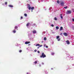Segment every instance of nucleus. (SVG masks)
<instances>
[{"label": "nucleus", "mask_w": 74, "mask_h": 74, "mask_svg": "<svg viewBox=\"0 0 74 74\" xmlns=\"http://www.w3.org/2000/svg\"><path fill=\"white\" fill-rule=\"evenodd\" d=\"M39 67H41V64H39Z\"/></svg>", "instance_id": "72a5a7b5"}, {"label": "nucleus", "mask_w": 74, "mask_h": 74, "mask_svg": "<svg viewBox=\"0 0 74 74\" xmlns=\"http://www.w3.org/2000/svg\"><path fill=\"white\" fill-rule=\"evenodd\" d=\"M32 33H33V34H35L36 33V30L33 31L32 32Z\"/></svg>", "instance_id": "6e6552de"}, {"label": "nucleus", "mask_w": 74, "mask_h": 74, "mask_svg": "<svg viewBox=\"0 0 74 74\" xmlns=\"http://www.w3.org/2000/svg\"><path fill=\"white\" fill-rule=\"evenodd\" d=\"M38 53H40V51H38Z\"/></svg>", "instance_id": "f704fd0d"}, {"label": "nucleus", "mask_w": 74, "mask_h": 74, "mask_svg": "<svg viewBox=\"0 0 74 74\" xmlns=\"http://www.w3.org/2000/svg\"><path fill=\"white\" fill-rule=\"evenodd\" d=\"M63 34L65 36H68V34L66 32L64 33Z\"/></svg>", "instance_id": "39448f33"}, {"label": "nucleus", "mask_w": 74, "mask_h": 74, "mask_svg": "<svg viewBox=\"0 0 74 74\" xmlns=\"http://www.w3.org/2000/svg\"><path fill=\"white\" fill-rule=\"evenodd\" d=\"M59 37H60L59 36H57V39H58V38H59Z\"/></svg>", "instance_id": "f3484780"}, {"label": "nucleus", "mask_w": 74, "mask_h": 74, "mask_svg": "<svg viewBox=\"0 0 74 74\" xmlns=\"http://www.w3.org/2000/svg\"><path fill=\"white\" fill-rule=\"evenodd\" d=\"M44 40H45V41H46V40H47V38L45 37L44 38Z\"/></svg>", "instance_id": "4468645a"}, {"label": "nucleus", "mask_w": 74, "mask_h": 74, "mask_svg": "<svg viewBox=\"0 0 74 74\" xmlns=\"http://www.w3.org/2000/svg\"><path fill=\"white\" fill-rule=\"evenodd\" d=\"M13 32L14 33H16V31L15 30H13Z\"/></svg>", "instance_id": "ddd939ff"}, {"label": "nucleus", "mask_w": 74, "mask_h": 74, "mask_svg": "<svg viewBox=\"0 0 74 74\" xmlns=\"http://www.w3.org/2000/svg\"><path fill=\"white\" fill-rule=\"evenodd\" d=\"M38 46H40V44H37L36 45V46L37 47Z\"/></svg>", "instance_id": "a211bd4d"}, {"label": "nucleus", "mask_w": 74, "mask_h": 74, "mask_svg": "<svg viewBox=\"0 0 74 74\" xmlns=\"http://www.w3.org/2000/svg\"><path fill=\"white\" fill-rule=\"evenodd\" d=\"M51 70H52L53 69L51 68Z\"/></svg>", "instance_id": "79ce46f5"}, {"label": "nucleus", "mask_w": 74, "mask_h": 74, "mask_svg": "<svg viewBox=\"0 0 74 74\" xmlns=\"http://www.w3.org/2000/svg\"><path fill=\"white\" fill-rule=\"evenodd\" d=\"M29 24H30V23H27L26 25V26L27 27V26H29Z\"/></svg>", "instance_id": "9b49d317"}, {"label": "nucleus", "mask_w": 74, "mask_h": 74, "mask_svg": "<svg viewBox=\"0 0 74 74\" xmlns=\"http://www.w3.org/2000/svg\"><path fill=\"white\" fill-rule=\"evenodd\" d=\"M72 27H73V28H74V26H72Z\"/></svg>", "instance_id": "58836bf2"}, {"label": "nucleus", "mask_w": 74, "mask_h": 74, "mask_svg": "<svg viewBox=\"0 0 74 74\" xmlns=\"http://www.w3.org/2000/svg\"><path fill=\"white\" fill-rule=\"evenodd\" d=\"M60 3H61V5L62 6H63V5H64V3L62 1H61L60 2Z\"/></svg>", "instance_id": "7ed1b4c3"}, {"label": "nucleus", "mask_w": 74, "mask_h": 74, "mask_svg": "<svg viewBox=\"0 0 74 74\" xmlns=\"http://www.w3.org/2000/svg\"><path fill=\"white\" fill-rule=\"evenodd\" d=\"M24 16H27V14H24Z\"/></svg>", "instance_id": "4be33fe9"}, {"label": "nucleus", "mask_w": 74, "mask_h": 74, "mask_svg": "<svg viewBox=\"0 0 74 74\" xmlns=\"http://www.w3.org/2000/svg\"><path fill=\"white\" fill-rule=\"evenodd\" d=\"M72 21H73V22H74V18H73V19H72Z\"/></svg>", "instance_id": "473e14b6"}, {"label": "nucleus", "mask_w": 74, "mask_h": 74, "mask_svg": "<svg viewBox=\"0 0 74 74\" xmlns=\"http://www.w3.org/2000/svg\"><path fill=\"white\" fill-rule=\"evenodd\" d=\"M62 33H61V34H60V35H62Z\"/></svg>", "instance_id": "ea45409f"}, {"label": "nucleus", "mask_w": 74, "mask_h": 74, "mask_svg": "<svg viewBox=\"0 0 74 74\" xmlns=\"http://www.w3.org/2000/svg\"><path fill=\"white\" fill-rule=\"evenodd\" d=\"M34 52H36L37 51V50H34Z\"/></svg>", "instance_id": "2f4dec72"}, {"label": "nucleus", "mask_w": 74, "mask_h": 74, "mask_svg": "<svg viewBox=\"0 0 74 74\" xmlns=\"http://www.w3.org/2000/svg\"><path fill=\"white\" fill-rule=\"evenodd\" d=\"M39 47H38L37 48V49H38V48H39Z\"/></svg>", "instance_id": "e433bc0d"}, {"label": "nucleus", "mask_w": 74, "mask_h": 74, "mask_svg": "<svg viewBox=\"0 0 74 74\" xmlns=\"http://www.w3.org/2000/svg\"><path fill=\"white\" fill-rule=\"evenodd\" d=\"M67 7H68L67 6H66V7H64V8H65V9H67Z\"/></svg>", "instance_id": "5701e85b"}, {"label": "nucleus", "mask_w": 74, "mask_h": 74, "mask_svg": "<svg viewBox=\"0 0 74 74\" xmlns=\"http://www.w3.org/2000/svg\"><path fill=\"white\" fill-rule=\"evenodd\" d=\"M46 57V55L44 54V53H42V54L40 56V58H44Z\"/></svg>", "instance_id": "f03ea898"}, {"label": "nucleus", "mask_w": 74, "mask_h": 74, "mask_svg": "<svg viewBox=\"0 0 74 74\" xmlns=\"http://www.w3.org/2000/svg\"><path fill=\"white\" fill-rule=\"evenodd\" d=\"M5 4L6 5H7V2H5Z\"/></svg>", "instance_id": "b1692460"}, {"label": "nucleus", "mask_w": 74, "mask_h": 74, "mask_svg": "<svg viewBox=\"0 0 74 74\" xmlns=\"http://www.w3.org/2000/svg\"><path fill=\"white\" fill-rule=\"evenodd\" d=\"M37 61H36L34 62V63L35 64H37Z\"/></svg>", "instance_id": "dca6fc26"}, {"label": "nucleus", "mask_w": 74, "mask_h": 74, "mask_svg": "<svg viewBox=\"0 0 74 74\" xmlns=\"http://www.w3.org/2000/svg\"><path fill=\"white\" fill-rule=\"evenodd\" d=\"M71 13V10H67L66 12L67 14H70Z\"/></svg>", "instance_id": "20e7f679"}, {"label": "nucleus", "mask_w": 74, "mask_h": 74, "mask_svg": "<svg viewBox=\"0 0 74 74\" xmlns=\"http://www.w3.org/2000/svg\"><path fill=\"white\" fill-rule=\"evenodd\" d=\"M42 65H43V64H44V63H43V62H42Z\"/></svg>", "instance_id": "c85d7f7f"}, {"label": "nucleus", "mask_w": 74, "mask_h": 74, "mask_svg": "<svg viewBox=\"0 0 74 74\" xmlns=\"http://www.w3.org/2000/svg\"><path fill=\"white\" fill-rule=\"evenodd\" d=\"M9 7H11V8H12V7H13V5H9Z\"/></svg>", "instance_id": "9d476101"}, {"label": "nucleus", "mask_w": 74, "mask_h": 74, "mask_svg": "<svg viewBox=\"0 0 74 74\" xmlns=\"http://www.w3.org/2000/svg\"><path fill=\"white\" fill-rule=\"evenodd\" d=\"M66 42L67 44H70V41H69V40H68Z\"/></svg>", "instance_id": "423d86ee"}, {"label": "nucleus", "mask_w": 74, "mask_h": 74, "mask_svg": "<svg viewBox=\"0 0 74 74\" xmlns=\"http://www.w3.org/2000/svg\"><path fill=\"white\" fill-rule=\"evenodd\" d=\"M63 30V27H61L60 29V31H61V30Z\"/></svg>", "instance_id": "1a4fd4ad"}, {"label": "nucleus", "mask_w": 74, "mask_h": 74, "mask_svg": "<svg viewBox=\"0 0 74 74\" xmlns=\"http://www.w3.org/2000/svg\"><path fill=\"white\" fill-rule=\"evenodd\" d=\"M42 47V45H40L39 47Z\"/></svg>", "instance_id": "cd10ccee"}, {"label": "nucleus", "mask_w": 74, "mask_h": 74, "mask_svg": "<svg viewBox=\"0 0 74 74\" xmlns=\"http://www.w3.org/2000/svg\"><path fill=\"white\" fill-rule=\"evenodd\" d=\"M42 42H43V41H42Z\"/></svg>", "instance_id": "a19ab883"}, {"label": "nucleus", "mask_w": 74, "mask_h": 74, "mask_svg": "<svg viewBox=\"0 0 74 74\" xmlns=\"http://www.w3.org/2000/svg\"><path fill=\"white\" fill-rule=\"evenodd\" d=\"M14 28H15V29H16L18 28V27L16 26Z\"/></svg>", "instance_id": "aec40b11"}, {"label": "nucleus", "mask_w": 74, "mask_h": 74, "mask_svg": "<svg viewBox=\"0 0 74 74\" xmlns=\"http://www.w3.org/2000/svg\"><path fill=\"white\" fill-rule=\"evenodd\" d=\"M60 15L61 18V19H63V16H62V14H61Z\"/></svg>", "instance_id": "f8f14e48"}, {"label": "nucleus", "mask_w": 74, "mask_h": 74, "mask_svg": "<svg viewBox=\"0 0 74 74\" xmlns=\"http://www.w3.org/2000/svg\"><path fill=\"white\" fill-rule=\"evenodd\" d=\"M29 43H30V42H25V44H29Z\"/></svg>", "instance_id": "0eeeda50"}, {"label": "nucleus", "mask_w": 74, "mask_h": 74, "mask_svg": "<svg viewBox=\"0 0 74 74\" xmlns=\"http://www.w3.org/2000/svg\"><path fill=\"white\" fill-rule=\"evenodd\" d=\"M27 74H29V73H28L27 72Z\"/></svg>", "instance_id": "4c0bfd02"}, {"label": "nucleus", "mask_w": 74, "mask_h": 74, "mask_svg": "<svg viewBox=\"0 0 74 74\" xmlns=\"http://www.w3.org/2000/svg\"><path fill=\"white\" fill-rule=\"evenodd\" d=\"M54 20H55V21H56L57 20V18L56 17H55L54 18Z\"/></svg>", "instance_id": "412c9836"}, {"label": "nucleus", "mask_w": 74, "mask_h": 74, "mask_svg": "<svg viewBox=\"0 0 74 74\" xmlns=\"http://www.w3.org/2000/svg\"><path fill=\"white\" fill-rule=\"evenodd\" d=\"M51 26H52V27H53L54 26V25H51Z\"/></svg>", "instance_id": "393cba45"}, {"label": "nucleus", "mask_w": 74, "mask_h": 74, "mask_svg": "<svg viewBox=\"0 0 74 74\" xmlns=\"http://www.w3.org/2000/svg\"><path fill=\"white\" fill-rule=\"evenodd\" d=\"M22 50H21L19 51V52H22Z\"/></svg>", "instance_id": "bb28decb"}, {"label": "nucleus", "mask_w": 74, "mask_h": 74, "mask_svg": "<svg viewBox=\"0 0 74 74\" xmlns=\"http://www.w3.org/2000/svg\"><path fill=\"white\" fill-rule=\"evenodd\" d=\"M60 39L59 38L58 39V41H60Z\"/></svg>", "instance_id": "c756f323"}, {"label": "nucleus", "mask_w": 74, "mask_h": 74, "mask_svg": "<svg viewBox=\"0 0 74 74\" xmlns=\"http://www.w3.org/2000/svg\"><path fill=\"white\" fill-rule=\"evenodd\" d=\"M54 54H55V53H51V55H54Z\"/></svg>", "instance_id": "a878e982"}, {"label": "nucleus", "mask_w": 74, "mask_h": 74, "mask_svg": "<svg viewBox=\"0 0 74 74\" xmlns=\"http://www.w3.org/2000/svg\"><path fill=\"white\" fill-rule=\"evenodd\" d=\"M27 8H29V10H30L31 9L32 12H33V10H34V7H33L32 8H31L30 7V5H28V7H27Z\"/></svg>", "instance_id": "f257e3e1"}, {"label": "nucleus", "mask_w": 74, "mask_h": 74, "mask_svg": "<svg viewBox=\"0 0 74 74\" xmlns=\"http://www.w3.org/2000/svg\"><path fill=\"white\" fill-rule=\"evenodd\" d=\"M56 29L57 30H58V29H59V27H58V26H56Z\"/></svg>", "instance_id": "2eb2a0df"}, {"label": "nucleus", "mask_w": 74, "mask_h": 74, "mask_svg": "<svg viewBox=\"0 0 74 74\" xmlns=\"http://www.w3.org/2000/svg\"><path fill=\"white\" fill-rule=\"evenodd\" d=\"M21 19H23V17L21 16Z\"/></svg>", "instance_id": "7c9ffc66"}, {"label": "nucleus", "mask_w": 74, "mask_h": 74, "mask_svg": "<svg viewBox=\"0 0 74 74\" xmlns=\"http://www.w3.org/2000/svg\"><path fill=\"white\" fill-rule=\"evenodd\" d=\"M57 3L58 4H59V3H60V2L59 1H57Z\"/></svg>", "instance_id": "6ab92c4d"}, {"label": "nucleus", "mask_w": 74, "mask_h": 74, "mask_svg": "<svg viewBox=\"0 0 74 74\" xmlns=\"http://www.w3.org/2000/svg\"><path fill=\"white\" fill-rule=\"evenodd\" d=\"M46 48H48V46H46Z\"/></svg>", "instance_id": "c9c22d12"}]
</instances>
